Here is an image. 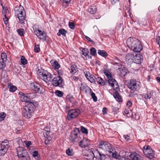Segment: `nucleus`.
I'll list each match as a JSON object with an SVG mask.
<instances>
[{
	"instance_id": "nucleus-1",
	"label": "nucleus",
	"mask_w": 160,
	"mask_h": 160,
	"mask_svg": "<svg viewBox=\"0 0 160 160\" xmlns=\"http://www.w3.org/2000/svg\"><path fill=\"white\" fill-rule=\"evenodd\" d=\"M128 47L134 52H139L142 48L139 41L135 38H129L127 41Z\"/></svg>"
},
{
	"instance_id": "nucleus-2",
	"label": "nucleus",
	"mask_w": 160,
	"mask_h": 160,
	"mask_svg": "<svg viewBox=\"0 0 160 160\" xmlns=\"http://www.w3.org/2000/svg\"><path fill=\"white\" fill-rule=\"evenodd\" d=\"M14 11L15 15L17 16L21 24H24L26 13L23 7L20 5L15 8Z\"/></svg>"
},
{
	"instance_id": "nucleus-3",
	"label": "nucleus",
	"mask_w": 160,
	"mask_h": 160,
	"mask_svg": "<svg viewBox=\"0 0 160 160\" xmlns=\"http://www.w3.org/2000/svg\"><path fill=\"white\" fill-rule=\"evenodd\" d=\"M34 105L32 102H27L22 111V115L26 118H30L33 112Z\"/></svg>"
},
{
	"instance_id": "nucleus-4",
	"label": "nucleus",
	"mask_w": 160,
	"mask_h": 160,
	"mask_svg": "<svg viewBox=\"0 0 160 160\" xmlns=\"http://www.w3.org/2000/svg\"><path fill=\"white\" fill-rule=\"evenodd\" d=\"M18 156L20 160H30L27 151L22 147H18L17 148Z\"/></svg>"
},
{
	"instance_id": "nucleus-5",
	"label": "nucleus",
	"mask_w": 160,
	"mask_h": 160,
	"mask_svg": "<svg viewBox=\"0 0 160 160\" xmlns=\"http://www.w3.org/2000/svg\"><path fill=\"white\" fill-rule=\"evenodd\" d=\"M98 149L99 150H102L109 153L112 152L113 150L111 145L106 142H101L98 145Z\"/></svg>"
},
{
	"instance_id": "nucleus-6",
	"label": "nucleus",
	"mask_w": 160,
	"mask_h": 160,
	"mask_svg": "<svg viewBox=\"0 0 160 160\" xmlns=\"http://www.w3.org/2000/svg\"><path fill=\"white\" fill-rule=\"evenodd\" d=\"M143 152L146 157L150 159L153 158L154 154L153 150L148 145H145L143 147Z\"/></svg>"
},
{
	"instance_id": "nucleus-7",
	"label": "nucleus",
	"mask_w": 160,
	"mask_h": 160,
	"mask_svg": "<svg viewBox=\"0 0 160 160\" xmlns=\"http://www.w3.org/2000/svg\"><path fill=\"white\" fill-rule=\"evenodd\" d=\"M80 113V111L78 109H75L70 110L68 112L67 119L70 120L72 119L77 118Z\"/></svg>"
},
{
	"instance_id": "nucleus-8",
	"label": "nucleus",
	"mask_w": 160,
	"mask_h": 160,
	"mask_svg": "<svg viewBox=\"0 0 160 160\" xmlns=\"http://www.w3.org/2000/svg\"><path fill=\"white\" fill-rule=\"evenodd\" d=\"M9 147L8 140H5L0 144V156L3 155L6 152Z\"/></svg>"
},
{
	"instance_id": "nucleus-9",
	"label": "nucleus",
	"mask_w": 160,
	"mask_h": 160,
	"mask_svg": "<svg viewBox=\"0 0 160 160\" xmlns=\"http://www.w3.org/2000/svg\"><path fill=\"white\" fill-rule=\"evenodd\" d=\"M127 86L131 91H132V92H131V93H133V92L137 90L139 88V86L137 84L136 80L133 79L130 80L127 83Z\"/></svg>"
},
{
	"instance_id": "nucleus-10",
	"label": "nucleus",
	"mask_w": 160,
	"mask_h": 160,
	"mask_svg": "<svg viewBox=\"0 0 160 160\" xmlns=\"http://www.w3.org/2000/svg\"><path fill=\"white\" fill-rule=\"evenodd\" d=\"M79 132V129L76 128L71 132L70 139L72 142H77L79 141V136L78 134Z\"/></svg>"
},
{
	"instance_id": "nucleus-11",
	"label": "nucleus",
	"mask_w": 160,
	"mask_h": 160,
	"mask_svg": "<svg viewBox=\"0 0 160 160\" xmlns=\"http://www.w3.org/2000/svg\"><path fill=\"white\" fill-rule=\"evenodd\" d=\"M40 77L47 83L52 82L53 76L49 73H42L40 74Z\"/></svg>"
},
{
	"instance_id": "nucleus-12",
	"label": "nucleus",
	"mask_w": 160,
	"mask_h": 160,
	"mask_svg": "<svg viewBox=\"0 0 160 160\" xmlns=\"http://www.w3.org/2000/svg\"><path fill=\"white\" fill-rule=\"evenodd\" d=\"M35 34L40 39L45 40L46 39V34L44 32H42L41 30L36 28L34 29Z\"/></svg>"
},
{
	"instance_id": "nucleus-13",
	"label": "nucleus",
	"mask_w": 160,
	"mask_h": 160,
	"mask_svg": "<svg viewBox=\"0 0 160 160\" xmlns=\"http://www.w3.org/2000/svg\"><path fill=\"white\" fill-rule=\"evenodd\" d=\"M30 88L37 93L40 94L42 93V87L37 83H31L30 85Z\"/></svg>"
},
{
	"instance_id": "nucleus-14",
	"label": "nucleus",
	"mask_w": 160,
	"mask_h": 160,
	"mask_svg": "<svg viewBox=\"0 0 160 160\" xmlns=\"http://www.w3.org/2000/svg\"><path fill=\"white\" fill-rule=\"evenodd\" d=\"M63 82V79L61 77L58 76L54 77L52 79V84L55 87L59 86Z\"/></svg>"
},
{
	"instance_id": "nucleus-15",
	"label": "nucleus",
	"mask_w": 160,
	"mask_h": 160,
	"mask_svg": "<svg viewBox=\"0 0 160 160\" xmlns=\"http://www.w3.org/2000/svg\"><path fill=\"white\" fill-rule=\"evenodd\" d=\"M108 83L109 86H111L113 89L116 91L118 89V85L115 79L112 78L108 80Z\"/></svg>"
},
{
	"instance_id": "nucleus-16",
	"label": "nucleus",
	"mask_w": 160,
	"mask_h": 160,
	"mask_svg": "<svg viewBox=\"0 0 160 160\" xmlns=\"http://www.w3.org/2000/svg\"><path fill=\"white\" fill-rule=\"evenodd\" d=\"M6 66V64L5 62H2L0 61V70L2 71L1 76L3 78L7 77V74L6 71L3 69Z\"/></svg>"
},
{
	"instance_id": "nucleus-17",
	"label": "nucleus",
	"mask_w": 160,
	"mask_h": 160,
	"mask_svg": "<svg viewBox=\"0 0 160 160\" xmlns=\"http://www.w3.org/2000/svg\"><path fill=\"white\" fill-rule=\"evenodd\" d=\"M142 56L140 54H134L133 62L136 63H140L141 62Z\"/></svg>"
},
{
	"instance_id": "nucleus-18",
	"label": "nucleus",
	"mask_w": 160,
	"mask_h": 160,
	"mask_svg": "<svg viewBox=\"0 0 160 160\" xmlns=\"http://www.w3.org/2000/svg\"><path fill=\"white\" fill-rule=\"evenodd\" d=\"M130 157L132 160H140L141 159L140 155L136 152H134L131 154Z\"/></svg>"
},
{
	"instance_id": "nucleus-19",
	"label": "nucleus",
	"mask_w": 160,
	"mask_h": 160,
	"mask_svg": "<svg viewBox=\"0 0 160 160\" xmlns=\"http://www.w3.org/2000/svg\"><path fill=\"white\" fill-rule=\"evenodd\" d=\"M89 53V51L88 50L87 48H83L82 50V55H83L86 58V59H87V58L88 59H91V56H89L88 54V53Z\"/></svg>"
},
{
	"instance_id": "nucleus-20",
	"label": "nucleus",
	"mask_w": 160,
	"mask_h": 160,
	"mask_svg": "<svg viewBox=\"0 0 160 160\" xmlns=\"http://www.w3.org/2000/svg\"><path fill=\"white\" fill-rule=\"evenodd\" d=\"M134 54L131 53L128 54L126 56V61L130 62H133Z\"/></svg>"
},
{
	"instance_id": "nucleus-21",
	"label": "nucleus",
	"mask_w": 160,
	"mask_h": 160,
	"mask_svg": "<svg viewBox=\"0 0 160 160\" xmlns=\"http://www.w3.org/2000/svg\"><path fill=\"white\" fill-rule=\"evenodd\" d=\"M51 62L53 68L56 70L58 69L60 67V65L55 60H52L51 61Z\"/></svg>"
},
{
	"instance_id": "nucleus-22",
	"label": "nucleus",
	"mask_w": 160,
	"mask_h": 160,
	"mask_svg": "<svg viewBox=\"0 0 160 160\" xmlns=\"http://www.w3.org/2000/svg\"><path fill=\"white\" fill-rule=\"evenodd\" d=\"M97 11V8L95 6H91L88 9V12L92 14L95 13Z\"/></svg>"
},
{
	"instance_id": "nucleus-23",
	"label": "nucleus",
	"mask_w": 160,
	"mask_h": 160,
	"mask_svg": "<svg viewBox=\"0 0 160 160\" xmlns=\"http://www.w3.org/2000/svg\"><path fill=\"white\" fill-rule=\"evenodd\" d=\"M87 141L85 139H84L80 141L79 144V146L82 148L88 147L89 144L87 143Z\"/></svg>"
},
{
	"instance_id": "nucleus-24",
	"label": "nucleus",
	"mask_w": 160,
	"mask_h": 160,
	"mask_svg": "<svg viewBox=\"0 0 160 160\" xmlns=\"http://www.w3.org/2000/svg\"><path fill=\"white\" fill-rule=\"evenodd\" d=\"M21 99L22 102H25V104L27 102L30 103L32 102L29 101V99L28 97L26 95H22L21 97Z\"/></svg>"
},
{
	"instance_id": "nucleus-25",
	"label": "nucleus",
	"mask_w": 160,
	"mask_h": 160,
	"mask_svg": "<svg viewBox=\"0 0 160 160\" xmlns=\"http://www.w3.org/2000/svg\"><path fill=\"white\" fill-rule=\"evenodd\" d=\"M97 82L101 85H104L107 82V80H104L100 77H98L96 78Z\"/></svg>"
},
{
	"instance_id": "nucleus-26",
	"label": "nucleus",
	"mask_w": 160,
	"mask_h": 160,
	"mask_svg": "<svg viewBox=\"0 0 160 160\" xmlns=\"http://www.w3.org/2000/svg\"><path fill=\"white\" fill-rule=\"evenodd\" d=\"M67 32L66 30L63 29H59L58 32L57 33V35L58 36H60L61 35L65 37L66 36V33Z\"/></svg>"
},
{
	"instance_id": "nucleus-27",
	"label": "nucleus",
	"mask_w": 160,
	"mask_h": 160,
	"mask_svg": "<svg viewBox=\"0 0 160 160\" xmlns=\"http://www.w3.org/2000/svg\"><path fill=\"white\" fill-rule=\"evenodd\" d=\"M120 69V72H118L119 75L121 77L125 76L127 73V70L125 68Z\"/></svg>"
},
{
	"instance_id": "nucleus-28",
	"label": "nucleus",
	"mask_w": 160,
	"mask_h": 160,
	"mask_svg": "<svg viewBox=\"0 0 160 160\" xmlns=\"http://www.w3.org/2000/svg\"><path fill=\"white\" fill-rule=\"evenodd\" d=\"M2 13L4 17H6V16L8 17L9 13L8 8L2 6Z\"/></svg>"
},
{
	"instance_id": "nucleus-29",
	"label": "nucleus",
	"mask_w": 160,
	"mask_h": 160,
	"mask_svg": "<svg viewBox=\"0 0 160 160\" xmlns=\"http://www.w3.org/2000/svg\"><path fill=\"white\" fill-rule=\"evenodd\" d=\"M113 95L117 101L119 102L122 101L121 96L119 95L118 93L117 92H114L113 93Z\"/></svg>"
},
{
	"instance_id": "nucleus-30",
	"label": "nucleus",
	"mask_w": 160,
	"mask_h": 160,
	"mask_svg": "<svg viewBox=\"0 0 160 160\" xmlns=\"http://www.w3.org/2000/svg\"><path fill=\"white\" fill-rule=\"evenodd\" d=\"M98 52L99 55L105 58H106L108 55L107 53L103 50H99Z\"/></svg>"
},
{
	"instance_id": "nucleus-31",
	"label": "nucleus",
	"mask_w": 160,
	"mask_h": 160,
	"mask_svg": "<svg viewBox=\"0 0 160 160\" xmlns=\"http://www.w3.org/2000/svg\"><path fill=\"white\" fill-rule=\"evenodd\" d=\"M71 72L72 74L76 73L78 70L77 66L75 64L72 65L71 67Z\"/></svg>"
},
{
	"instance_id": "nucleus-32",
	"label": "nucleus",
	"mask_w": 160,
	"mask_h": 160,
	"mask_svg": "<svg viewBox=\"0 0 160 160\" xmlns=\"http://www.w3.org/2000/svg\"><path fill=\"white\" fill-rule=\"evenodd\" d=\"M97 152L99 155V157L98 158L99 160H103L105 159L106 157L104 154H102V153L100 152L98 150H97Z\"/></svg>"
},
{
	"instance_id": "nucleus-33",
	"label": "nucleus",
	"mask_w": 160,
	"mask_h": 160,
	"mask_svg": "<svg viewBox=\"0 0 160 160\" xmlns=\"http://www.w3.org/2000/svg\"><path fill=\"white\" fill-rule=\"evenodd\" d=\"M32 155L37 160H40V156L37 151H34L32 153Z\"/></svg>"
},
{
	"instance_id": "nucleus-34",
	"label": "nucleus",
	"mask_w": 160,
	"mask_h": 160,
	"mask_svg": "<svg viewBox=\"0 0 160 160\" xmlns=\"http://www.w3.org/2000/svg\"><path fill=\"white\" fill-rule=\"evenodd\" d=\"M66 100L67 102H73L74 101V98L71 95H68L66 97Z\"/></svg>"
},
{
	"instance_id": "nucleus-35",
	"label": "nucleus",
	"mask_w": 160,
	"mask_h": 160,
	"mask_svg": "<svg viewBox=\"0 0 160 160\" xmlns=\"http://www.w3.org/2000/svg\"><path fill=\"white\" fill-rule=\"evenodd\" d=\"M113 64L114 66V68L116 70L120 69L121 67V65L119 63L113 62Z\"/></svg>"
},
{
	"instance_id": "nucleus-36",
	"label": "nucleus",
	"mask_w": 160,
	"mask_h": 160,
	"mask_svg": "<svg viewBox=\"0 0 160 160\" xmlns=\"http://www.w3.org/2000/svg\"><path fill=\"white\" fill-rule=\"evenodd\" d=\"M7 55L5 53H2L1 54V60H0L2 62H5L7 60Z\"/></svg>"
},
{
	"instance_id": "nucleus-37",
	"label": "nucleus",
	"mask_w": 160,
	"mask_h": 160,
	"mask_svg": "<svg viewBox=\"0 0 160 160\" xmlns=\"http://www.w3.org/2000/svg\"><path fill=\"white\" fill-rule=\"evenodd\" d=\"M104 73L105 75L106 76L108 80L112 78V76L111 73L107 70H105L104 71Z\"/></svg>"
},
{
	"instance_id": "nucleus-38",
	"label": "nucleus",
	"mask_w": 160,
	"mask_h": 160,
	"mask_svg": "<svg viewBox=\"0 0 160 160\" xmlns=\"http://www.w3.org/2000/svg\"><path fill=\"white\" fill-rule=\"evenodd\" d=\"M21 63L23 65H25L27 63V61L25 58V57L23 56H22L21 58Z\"/></svg>"
},
{
	"instance_id": "nucleus-39",
	"label": "nucleus",
	"mask_w": 160,
	"mask_h": 160,
	"mask_svg": "<svg viewBox=\"0 0 160 160\" xmlns=\"http://www.w3.org/2000/svg\"><path fill=\"white\" fill-rule=\"evenodd\" d=\"M66 153L68 156H72L73 155V150L68 148L66 150Z\"/></svg>"
},
{
	"instance_id": "nucleus-40",
	"label": "nucleus",
	"mask_w": 160,
	"mask_h": 160,
	"mask_svg": "<svg viewBox=\"0 0 160 160\" xmlns=\"http://www.w3.org/2000/svg\"><path fill=\"white\" fill-rule=\"evenodd\" d=\"M91 54L92 56H95L96 54V50L95 48H92L90 49Z\"/></svg>"
},
{
	"instance_id": "nucleus-41",
	"label": "nucleus",
	"mask_w": 160,
	"mask_h": 160,
	"mask_svg": "<svg viewBox=\"0 0 160 160\" xmlns=\"http://www.w3.org/2000/svg\"><path fill=\"white\" fill-rule=\"evenodd\" d=\"M17 32L18 34L21 36H22L24 35V30L22 28L19 29L17 30Z\"/></svg>"
},
{
	"instance_id": "nucleus-42",
	"label": "nucleus",
	"mask_w": 160,
	"mask_h": 160,
	"mask_svg": "<svg viewBox=\"0 0 160 160\" xmlns=\"http://www.w3.org/2000/svg\"><path fill=\"white\" fill-rule=\"evenodd\" d=\"M56 95L59 97H61L63 95V93L59 90H57L55 92Z\"/></svg>"
},
{
	"instance_id": "nucleus-43",
	"label": "nucleus",
	"mask_w": 160,
	"mask_h": 160,
	"mask_svg": "<svg viewBox=\"0 0 160 160\" xmlns=\"http://www.w3.org/2000/svg\"><path fill=\"white\" fill-rule=\"evenodd\" d=\"M17 88L16 86L12 85L9 88V91L11 92H14L16 91Z\"/></svg>"
},
{
	"instance_id": "nucleus-44",
	"label": "nucleus",
	"mask_w": 160,
	"mask_h": 160,
	"mask_svg": "<svg viewBox=\"0 0 160 160\" xmlns=\"http://www.w3.org/2000/svg\"><path fill=\"white\" fill-rule=\"evenodd\" d=\"M81 130L82 133L85 134H87L88 133V131L87 129L83 126H82L81 127Z\"/></svg>"
},
{
	"instance_id": "nucleus-45",
	"label": "nucleus",
	"mask_w": 160,
	"mask_h": 160,
	"mask_svg": "<svg viewBox=\"0 0 160 160\" xmlns=\"http://www.w3.org/2000/svg\"><path fill=\"white\" fill-rule=\"evenodd\" d=\"M69 27L72 29H75V26L73 22H69L68 23Z\"/></svg>"
},
{
	"instance_id": "nucleus-46",
	"label": "nucleus",
	"mask_w": 160,
	"mask_h": 160,
	"mask_svg": "<svg viewBox=\"0 0 160 160\" xmlns=\"http://www.w3.org/2000/svg\"><path fill=\"white\" fill-rule=\"evenodd\" d=\"M49 132H50L48 130H47L46 132H44L43 135L45 138L51 137L49 135Z\"/></svg>"
},
{
	"instance_id": "nucleus-47",
	"label": "nucleus",
	"mask_w": 160,
	"mask_h": 160,
	"mask_svg": "<svg viewBox=\"0 0 160 160\" xmlns=\"http://www.w3.org/2000/svg\"><path fill=\"white\" fill-rule=\"evenodd\" d=\"M34 51L35 52H38L40 51V48L39 45H36L34 47Z\"/></svg>"
},
{
	"instance_id": "nucleus-48",
	"label": "nucleus",
	"mask_w": 160,
	"mask_h": 160,
	"mask_svg": "<svg viewBox=\"0 0 160 160\" xmlns=\"http://www.w3.org/2000/svg\"><path fill=\"white\" fill-rule=\"evenodd\" d=\"M91 95L92 98L93 99V100L94 102H96L97 101V98L95 94L94 93L92 92L91 93Z\"/></svg>"
},
{
	"instance_id": "nucleus-49",
	"label": "nucleus",
	"mask_w": 160,
	"mask_h": 160,
	"mask_svg": "<svg viewBox=\"0 0 160 160\" xmlns=\"http://www.w3.org/2000/svg\"><path fill=\"white\" fill-rule=\"evenodd\" d=\"M89 155L90 159L93 158L94 157V155L92 151L91 150L89 151V154H88V156Z\"/></svg>"
},
{
	"instance_id": "nucleus-50",
	"label": "nucleus",
	"mask_w": 160,
	"mask_h": 160,
	"mask_svg": "<svg viewBox=\"0 0 160 160\" xmlns=\"http://www.w3.org/2000/svg\"><path fill=\"white\" fill-rule=\"evenodd\" d=\"M51 139V137H49L48 138H45V143L46 145H48L49 144L50 142Z\"/></svg>"
},
{
	"instance_id": "nucleus-51",
	"label": "nucleus",
	"mask_w": 160,
	"mask_h": 160,
	"mask_svg": "<svg viewBox=\"0 0 160 160\" xmlns=\"http://www.w3.org/2000/svg\"><path fill=\"white\" fill-rule=\"evenodd\" d=\"M84 73L87 78H89L88 77H90L92 76V75L91 74L89 73V72H87L86 71L85 72H84Z\"/></svg>"
},
{
	"instance_id": "nucleus-52",
	"label": "nucleus",
	"mask_w": 160,
	"mask_h": 160,
	"mask_svg": "<svg viewBox=\"0 0 160 160\" xmlns=\"http://www.w3.org/2000/svg\"><path fill=\"white\" fill-rule=\"evenodd\" d=\"M152 96V95H151V93H150L149 95L147 93L145 94L144 95V98L145 99L148 98L149 99L151 98Z\"/></svg>"
},
{
	"instance_id": "nucleus-53",
	"label": "nucleus",
	"mask_w": 160,
	"mask_h": 160,
	"mask_svg": "<svg viewBox=\"0 0 160 160\" xmlns=\"http://www.w3.org/2000/svg\"><path fill=\"white\" fill-rule=\"evenodd\" d=\"M5 115L4 113H0V121L4 120V118L5 117Z\"/></svg>"
},
{
	"instance_id": "nucleus-54",
	"label": "nucleus",
	"mask_w": 160,
	"mask_h": 160,
	"mask_svg": "<svg viewBox=\"0 0 160 160\" xmlns=\"http://www.w3.org/2000/svg\"><path fill=\"white\" fill-rule=\"evenodd\" d=\"M8 17L7 16H6V17H4L3 18L4 23L6 25L8 23Z\"/></svg>"
},
{
	"instance_id": "nucleus-55",
	"label": "nucleus",
	"mask_w": 160,
	"mask_h": 160,
	"mask_svg": "<svg viewBox=\"0 0 160 160\" xmlns=\"http://www.w3.org/2000/svg\"><path fill=\"white\" fill-rule=\"evenodd\" d=\"M114 150H113V151H112V152H111L110 153H112V156L114 158H115L116 159L118 158V155L117 154V153H114Z\"/></svg>"
},
{
	"instance_id": "nucleus-56",
	"label": "nucleus",
	"mask_w": 160,
	"mask_h": 160,
	"mask_svg": "<svg viewBox=\"0 0 160 160\" xmlns=\"http://www.w3.org/2000/svg\"><path fill=\"white\" fill-rule=\"evenodd\" d=\"M24 143L27 147L28 148L31 144V141H24Z\"/></svg>"
},
{
	"instance_id": "nucleus-57",
	"label": "nucleus",
	"mask_w": 160,
	"mask_h": 160,
	"mask_svg": "<svg viewBox=\"0 0 160 160\" xmlns=\"http://www.w3.org/2000/svg\"><path fill=\"white\" fill-rule=\"evenodd\" d=\"M123 137L127 141H128L130 139V136L127 135H124Z\"/></svg>"
},
{
	"instance_id": "nucleus-58",
	"label": "nucleus",
	"mask_w": 160,
	"mask_h": 160,
	"mask_svg": "<svg viewBox=\"0 0 160 160\" xmlns=\"http://www.w3.org/2000/svg\"><path fill=\"white\" fill-rule=\"evenodd\" d=\"M88 77L89 78H87V79H88L90 82H94V79L92 75V76Z\"/></svg>"
},
{
	"instance_id": "nucleus-59",
	"label": "nucleus",
	"mask_w": 160,
	"mask_h": 160,
	"mask_svg": "<svg viewBox=\"0 0 160 160\" xmlns=\"http://www.w3.org/2000/svg\"><path fill=\"white\" fill-rule=\"evenodd\" d=\"M85 38L87 40H88V41H89V42H93V41L89 37H88L86 35L85 36Z\"/></svg>"
},
{
	"instance_id": "nucleus-60",
	"label": "nucleus",
	"mask_w": 160,
	"mask_h": 160,
	"mask_svg": "<svg viewBox=\"0 0 160 160\" xmlns=\"http://www.w3.org/2000/svg\"><path fill=\"white\" fill-rule=\"evenodd\" d=\"M21 131V129L19 128H17L15 129V132L17 134L20 133V131Z\"/></svg>"
},
{
	"instance_id": "nucleus-61",
	"label": "nucleus",
	"mask_w": 160,
	"mask_h": 160,
	"mask_svg": "<svg viewBox=\"0 0 160 160\" xmlns=\"http://www.w3.org/2000/svg\"><path fill=\"white\" fill-rule=\"evenodd\" d=\"M132 105V103L130 101H128L127 102V105L128 108H129Z\"/></svg>"
},
{
	"instance_id": "nucleus-62",
	"label": "nucleus",
	"mask_w": 160,
	"mask_h": 160,
	"mask_svg": "<svg viewBox=\"0 0 160 160\" xmlns=\"http://www.w3.org/2000/svg\"><path fill=\"white\" fill-rule=\"evenodd\" d=\"M157 42L158 44H159L160 43V37L158 36L156 38Z\"/></svg>"
},
{
	"instance_id": "nucleus-63",
	"label": "nucleus",
	"mask_w": 160,
	"mask_h": 160,
	"mask_svg": "<svg viewBox=\"0 0 160 160\" xmlns=\"http://www.w3.org/2000/svg\"><path fill=\"white\" fill-rule=\"evenodd\" d=\"M107 110V108H104L102 109V112L104 114H105L106 113V111Z\"/></svg>"
},
{
	"instance_id": "nucleus-64",
	"label": "nucleus",
	"mask_w": 160,
	"mask_h": 160,
	"mask_svg": "<svg viewBox=\"0 0 160 160\" xmlns=\"http://www.w3.org/2000/svg\"><path fill=\"white\" fill-rule=\"evenodd\" d=\"M156 79L158 82L160 83V77H157L156 78Z\"/></svg>"
}]
</instances>
